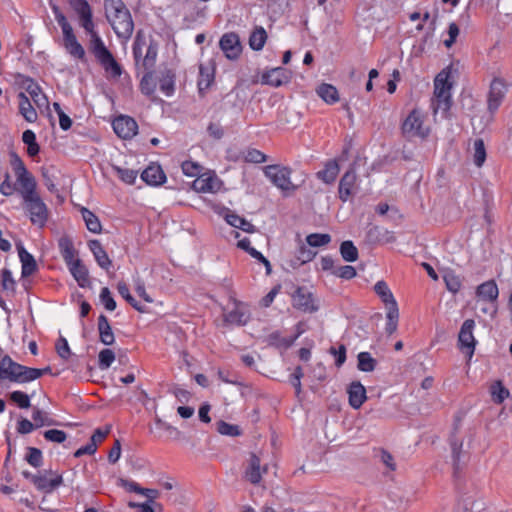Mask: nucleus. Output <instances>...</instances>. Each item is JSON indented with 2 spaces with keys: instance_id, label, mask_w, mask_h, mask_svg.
<instances>
[{
  "instance_id": "603ef678",
  "label": "nucleus",
  "mask_w": 512,
  "mask_h": 512,
  "mask_svg": "<svg viewBox=\"0 0 512 512\" xmlns=\"http://www.w3.org/2000/svg\"><path fill=\"white\" fill-rule=\"evenodd\" d=\"M486 160V148L483 139L478 138L474 141L473 161L477 167H481Z\"/></svg>"
},
{
  "instance_id": "6e6d98bb",
  "label": "nucleus",
  "mask_w": 512,
  "mask_h": 512,
  "mask_svg": "<svg viewBox=\"0 0 512 512\" xmlns=\"http://www.w3.org/2000/svg\"><path fill=\"white\" fill-rule=\"evenodd\" d=\"M306 242L311 247H321L331 242V236L329 234L312 233L306 237Z\"/></svg>"
},
{
  "instance_id": "864d4df0",
  "label": "nucleus",
  "mask_w": 512,
  "mask_h": 512,
  "mask_svg": "<svg viewBox=\"0 0 512 512\" xmlns=\"http://www.w3.org/2000/svg\"><path fill=\"white\" fill-rule=\"evenodd\" d=\"M398 318V307H394L393 305L390 309L387 310V323L385 331L388 335H392L397 330Z\"/></svg>"
},
{
  "instance_id": "f03ea898",
  "label": "nucleus",
  "mask_w": 512,
  "mask_h": 512,
  "mask_svg": "<svg viewBox=\"0 0 512 512\" xmlns=\"http://www.w3.org/2000/svg\"><path fill=\"white\" fill-rule=\"evenodd\" d=\"M88 50L104 69L108 79L116 80L121 77L123 68L106 47L100 35H94V38L89 39Z\"/></svg>"
},
{
  "instance_id": "dca6fc26",
  "label": "nucleus",
  "mask_w": 512,
  "mask_h": 512,
  "mask_svg": "<svg viewBox=\"0 0 512 512\" xmlns=\"http://www.w3.org/2000/svg\"><path fill=\"white\" fill-rule=\"evenodd\" d=\"M293 306L303 312L313 313L318 310L314 304L312 293L305 287H298L293 294Z\"/></svg>"
},
{
  "instance_id": "7ed1b4c3",
  "label": "nucleus",
  "mask_w": 512,
  "mask_h": 512,
  "mask_svg": "<svg viewBox=\"0 0 512 512\" xmlns=\"http://www.w3.org/2000/svg\"><path fill=\"white\" fill-rule=\"evenodd\" d=\"M40 373L35 368L15 362L9 355H4L0 361V383L8 380L13 383H28L38 379Z\"/></svg>"
},
{
  "instance_id": "a19ab883",
  "label": "nucleus",
  "mask_w": 512,
  "mask_h": 512,
  "mask_svg": "<svg viewBox=\"0 0 512 512\" xmlns=\"http://www.w3.org/2000/svg\"><path fill=\"white\" fill-rule=\"evenodd\" d=\"M82 218L86 224L87 229L95 234L101 232L102 226L99 218L89 209L82 208L81 209Z\"/></svg>"
},
{
  "instance_id": "79ce46f5",
  "label": "nucleus",
  "mask_w": 512,
  "mask_h": 512,
  "mask_svg": "<svg viewBox=\"0 0 512 512\" xmlns=\"http://www.w3.org/2000/svg\"><path fill=\"white\" fill-rule=\"evenodd\" d=\"M139 88L140 91L146 96H151L155 92L156 82L154 80L153 70H146L140 81Z\"/></svg>"
},
{
  "instance_id": "3c124183",
  "label": "nucleus",
  "mask_w": 512,
  "mask_h": 512,
  "mask_svg": "<svg viewBox=\"0 0 512 512\" xmlns=\"http://www.w3.org/2000/svg\"><path fill=\"white\" fill-rule=\"evenodd\" d=\"M119 294L137 311L145 312V308L141 306L135 298L130 294L128 285L125 282H119L117 285Z\"/></svg>"
},
{
  "instance_id": "423d86ee",
  "label": "nucleus",
  "mask_w": 512,
  "mask_h": 512,
  "mask_svg": "<svg viewBox=\"0 0 512 512\" xmlns=\"http://www.w3.org/2000/svg\"><path fill=\"white\" fill-rule=\"evenodd\" d=\"M23 207L33 225L43 228L49 219V209L39 194L23 199Z\"/></svg>"
},
{
  "instance_id": "0eeeda50",
  "label": "nucleus",
  "mask_w": 512,
  "mask_h": 512,
  "mask_svg": "<svg viewBox=\"0 0 512 512\" xmlns=\"http://www.w3.org/2000/svg\"><path fill=\"white\" fill-rule=\"evenodd\" d=\"M69 3L79 17L80 26L90 36V39L94 38V35H99L89 3L86 0H69Z\"/></svg>"
},
{
  "instance_id": "473e14b6",
  "label": "nucleus",
  "mask_w": 512,
  "mask_h": 512,
  "mask_svg": "<svg viewBox=\"0 0 512 512\" xmlns=\"http://www.w3.org/2000/svg\"><path fill=\"white\" fill-rule=\"evenodd\" d=\"M374 291L385 304L387 310L393 305L394 307H398L397 302L385 281H378L374 286Z\"/></svg>"
},
{
  "instance_id": "4be33fe9",
  "label": "nucleus",
  "mask_w": 512,
  "mask_h": 512,
  "mask_svg": "<svg viewBox=\"0 0 512 512\" xmlns=\"http://www.w3.org/2000/svg\"><path fill=\"white\" fill-rule=\"evenodd\" d=\"M142 180L148 185L159 186L166 181V175L159 165H149L141 174Z\"/></svg>"
},
{
  "instance_id": "680f3d73",
  "label": "nucleus",
  "mask_w": 512,
  "mask_h": 512,
  "mask_svg": "<svg viewBox=\"0 0 512 512\" xmlns=\"http://www.w3.org/2000/svg\"><path fill=\"white\" fill-rule=\"evenodd\" d=\"M10 155V165L16 176L26 173L28 170L22 161V159L18 156V154L14 151L9 153Z\"/></svg>"
},
{
  "instance_id": "aec40b11",
  "label": "nucleus",
  "mask_w": 512,
  "mask_h": 512,
  "mask_svg": "<svg viewBox=\"0 0 512 512\" xmlns=\"http://www.w3.org/2000/svg\"><path fill=\"white\" fill-rule=\"evenodd\" d=\"M67 267L80 287L87 288L91 286L88 269L81 259L71 262Z\"/></svg>"
},
{
  "instance_id": "cd10ccee",
  "label": "nucleus",
  "mask_w": 512,
  "mask_h": 512,
  "mask_svg": "<svg viewBox=\"0 0 512 512\" xmlns=\"http://www.w3.org/2000/svg\"><path fill=\"white\" fill-rule=\"evenodd\" d=\"M64 47L67 52L80 61H86V53L83 46L78 42L74 32L63 36Z\"/></svg>"
},
{
  "instance_id": "1a4fd4ad",
  "label": "nucleus",
  "mask_w": 512,
  "mask_h": 512,
  "mask_svg": "<svg viewBox=\"0 0 512 512\" xmlns=\"http://www.w3.org/2000/svg\"><path fill=\"white\" fill-rule=\"evenodd\" d=\"M475 328V321L473 319H466L459 331L458 334V348L464 353L469 359L472 358L475 346L476 339L473 335V330Z\"/></svg>"
},
{
  "instance_id": "6ab92c4d",
  "label": "nucleus",
  "mask_w": 512,
  "mask_h": 512,
  "mask_svg": "<svg viewBox=\"0 0 512 512\" xmlns=\"http://www.w3.org/2000/svg\"><path fill=\"white\" fill-rule=\"evenodd\" d=\"M366 241L370 244H388L396 241L393 232L381 228L379 226H372L366 232Z\"/></svg>"
},
{
  "instance_id": "7c9ffc66",
  "label": "nucleus",
  "mask_w": 512,
  "mask_h": 512,
  "mask_svg": "<svg viewBox=\"0 0 512 512\" xmlns=\"http://www.w3.org/2000/svg\"><path fill=\"white\" fill-rule=\"evenodd\" d=\"M17 97L19 113L27 122L34 123L37 120L38 115L35 108L32 106L30 99L24 92H20Z\"/></svg>"
},
{
  "instance_id": "052dcab7",
  "label": "nucleus",
  "mask_w": 512,
  "mask_h": 512,
  "mask_svg": "<svg viewBox=\"0 0 512 512\" xmlns=\"http://www.w3.org/2000/svg\"><path fill=\"white\" fill-rule=\"evenodd\" d=\"M217 431L222 435L227 436H239L241 435V430L239 426L227 423L223 420L217 422Z\"/></svg>"
},
{
  "instance_id": "0e129e2a",
  "label": "nucleus",
  "mask_w": 512,
  "mask_h": 512,
  "mask_svg": "<svg viewBox=\"0 0 512 512\" xmlns=\"http://www.w3.org/2000/svg\"><path fill=\"white\" fill-rule=\"evenodd\" d=\"M200 190L203 192H216L220 188V181L217 177L208 176L201 179Z\"/></svg>"
},
{
  "instance_id": "9d476101",
  "label": "nucleus",
  "mask_w": 512,
  "mask_h": 512,
  "mask_svg": "<svg viewBox=\"0 0 512 512\" xmlns=\"http://www.w3.org/2000/svg\"><path fill=\"white\" fill-rule=\"evenodd\" d=\"M267 472L268 465H262L261 458L255 453H250L244 463L243 478L253 485H258L262 480V475Z\"/></svg>"
},
{
  "instance_id": "338daca9",
  "label": "nucleus",
  "mask_w": 512,
  "mask_h": 512,
  "mask_svg": "<svg viewBox=\"0 0 512 512\" xmlns=\"http://www.w3.org/2000/svg\"><path fill=\"white\" fill-rule=\"evenodd\" d=\"M55 349L59 357L64 360H67L71 356V350L69 348L67 340L60 336L55 344Z\"/></svg>"
},
{
  "instance_id": "ea45409f",
  "label": "nucleus",
  "mask_w": 512,
  "mask_h": 512,
  "mask_svg": "<svg viewBox=\"0 0 512 512\" xmlns=\"http://www.w3.org/2000/svg\"><path fill=\"white\" fill-rule=\"evenodd\" d=\"M297 336L287 338L283 337L279 331H274L267 336L268 345L276 348H289L295 341Z\"/></svg>"
},
{
  "instance_id": "a18cd8bd",
  "label": "nucleus",
  "mask_w": 512,
  "mask_h": 512,
  "mask_svg": "<svg viewBox=\"0 0 512 512\" xmlns=\"http://www.w3.org/2000/svg\"><path fill=\"white\" fill-rule=\"evenodd\" d=\"M357 367L363 372H372L377 366V361L374 359L369 352H361L358 354Z\"/></svg>"
},
{
  "instance_id": "ddd939ff",
  "label": "nucleus",
  "mask_w": 512,
  "mask_h": 512,
  "mask_svg": "<svg viewBox=\"0 0 512 512\" xmlns=\"http://www.w3.org/2000/svg\"><path fill=\"white\" fill-rule=\"evenodd\" d=\"M230 300L233 303V308L224 313V321L232 325H245L249 320V312L245 305L236 300L234 292L230 295Z\"/></svg>"
},
{
  "instance_id": "72a5a7b5",
  "label": "nucleus",
  "mask_w": 512,
  "mask_h": 512,
  "mask_svg": "<svg viewBox=\"0 0 512 512\" xmlns=\"http://www.w3.org/2000/svg\"><path fill=\"white\" fill-rule=\"evenodd\" d=\"M214 82V72L213 69L208 67H204L200 65L199 68V78H198V90L201 96H204L206 90L210 88L212 83Z\"/></svg>"
},
{
  "instance_id": "e433bc0d",
  "label": "nucleus",
  "mask_w": 512,
  "mask_h": 512,
  "mask_svg": "<svg viewBox=\"0 0 512 512\" xmlns=\"http://www.w3.org/2000/svg\"><path fill=\"white\" fill-rule=\"evenodd\" d=\"M339 173V166L336 161H330L325 165V168L317 172V177L326 184H331L336 180Z\"/></svg>"
},
{
  "instance_id": "58836bf2",
  "label": "nucleus",
  "mask_w": 512,
  "mask_h": 512,
  "mask_svg": "<svg viewBox=\"0 0 512 512\" xmlns=\"http://www.w3.org/2000/svg\"><path fill=\"white\" fill-rule=\"evenodd\" d=\"M316 256V252L312 251L310 248H307L305 245H301L294 257L291 259V266L293 268L299 267L307 262L313 260Z\"/></svg>"
},
{
  "instance_id": "e2e57ef3",
  "label": "nucleus",
  "mask_w": 512,
  "mask_h": 512,
  "mask_svg": "<svg viewBox=\"0 0 512 512\" xmlns=\"http://www.w3.org/2000/svg\"><path fill=\"white\" fill-rule=\"evenodd\" d=\"M53 11L55 14V19H56L58 25L62 29L63 36L73 33V28L67 21V18L65 17V15L62 12H60V10L57 7H54Z\"/></svg>"
},
{
  "instance_id": "5701e85b",
  "label": "nucleus",
  "mask_w": 512,
  "mask_h": 512,
  "mask_svg": "<svg viewBox=\"0 0 512 512\" xmlns=\"http://www.w3.org/2000/svg\"><path fill=\"white\" fill-rule=\"evenodd\" d=\"M58 248L66 265H69L71 262L79 259L77 257L78 251L75 249L74 243L69 236L64 235L59 238Z\"/></svg>"
},
{
  "instance_id": "a211bd4d",
  "label": "nucleus",
  "mask_w": 512,
  "mask_h": 512,
  "mask_svg": "<svg viewBox=\"0 0 512 512\" xmlns=\"http://www.w3.org/2000/svg\"><path fill=\"white\" fill-rule=\"evenodd\" d=\"M19 77L22 78V86L38 107H42L48 104L47 96L42 93L41 87L34 81L33 78L24 75H19Z\"/></svg>"
},
{
  "instance_id": "39448f33",
  "label": "nucleus",
  "mask_w": 512,
  "mask_h": 512,
  "mask_svg": "<svg viewBox=\"0 0 512 512\" xmlns=\"http://www.w3.org/2000/svg\"><path fill=\"white\" fill-rule=\"evenodd\" d=\"M449 72L443 70L434 80V96L433 101L434 111L442 110L446 113L451 107V83L448 81Z\"/></svg>"
},
{
  "instance_id": "f3484780",
  "label": "nucleus",
  "mask_w": 512,
  "mask_h": 512,
  "mask_svg": "<svg viewBox=\"0 0 512 512\" xmlns=\"http://www.w3.org/2000/svg\"><path fill=\"white\" fill-rule=\"evenodd\" d=\"M356 172L350 168L341 177L338 187L339 198L342 202H346L356 191Z\"/></svg>"
},
{
  "instance_id": "bf43d9fd",
  "label": "nucleus",
  "mask_w": 512,
  "mask_h": 512,
  "mask_svg": "<svg viewBox=\"0 0 512 512\" xmlns=\"http://www.w3.org/2000/svg\"><path fill=\"white\" fill-rule=\"evenodd\" d=\"M117 176L126 184H133L137 177V171L127 168L113 166Z\"/></svg>"
},
{
  "instance_id": "774afa93",
  "label": "nucleus",
  "mask_w": 512,
  "mask_h": 512,
  "mask_svg": "<svg viewBox=\"0 0 512 512\" xmlns=\"http://www.w3.org/2000/svg\"><path fill=\"white\" fill-rule=\"evenodd\" d=\"M333 275L342 279L350 280L356 276V269L350 265L337 267L332 271Z\"/></svg>"
},
{
  "instance_id": "49530a36",
  "label": "nucleus",
  "mask_w": 512,
  "mask_h": 512,
  "mask_svg": "<svg viewBox=\"0 0 512 512\" xmlns=\"http://www.w3.org/2000/svg\"><path fill=\"white\" fill-rule=\"evenodd\" d=\"M158 45L156 42L151 41L147 47L142 66L145 70H153L157 58Z\"/></svg>"
},
{
  "instance_id": "2f4dec72",
  "label": "nucleus",
  "mask_w": 512,
  "mask_h": 512,
  "mask_svg": "<svg viewBox=\"0 0 512 512\" xmlns=\"http://www.w3.org/2000/svg\"><path fill=\"white\" fill-rule=\"evenodd\" d=\"M349 404L359 409L366 400V389L360 382H352L348 388Z\"/></svg>"
},
{
  "instance_id": "f257e3e1",
  "label": "nucleus",
  "mask_w": 512,
  "mask_h": 512,
  "mask_svg": "<svg viewBox=\"0 0 512 512\" xmlns=\"http://www.w3.org/2000/svg\"><path fill=\"white\" fill-rule=\"evenodd\" d=\"M105 16L119 38L128 39L134 30L130 11L122 0H104Z\"/></svg>"
},
{
  "instance_id": "c03bdc74",
  "label": "nucleus",
  "mask_w": 512,
  "mask_h": 512,
  "mask_svg": "<svg viewBox=\"0 0 512 512\" xmlns=\"http://www.w3.org/2000/svg\"><path fill=\"white\" fill-rule=\"evenodd\" d=\"M340 254L347 262H354L358 259V249L350 240L343 241L340 245Z\"/></svg>"
},
{
  "instance_id": "f704fd0d",
  "label": "nucleus",
  "mask_w": 512,
  "mask_h": 512,
  "mask_svg": "<svg viewBox=\"0 0 512 512\" xmlns=\"http://www.w3.org/2000/svg\"><path fill=\"white\" fill-rule=\"evenodd\" d=\"M225 219L228 224L244 232L253 233L255 231V227L251 222L233 212L227 213Z\"/></svg>"
},
{
  "instance_id": "b1692460",
  "label": "nucleus",
  "mask_w": 512,
  "mask_h": 512,
  "mask_svg": "<svg viewBox=\"0 0 512 512\" xmlns=\"http://www.w3.org/2000/svg\"><path fill=\"white\" fill-rule=\"evenodd\" d=\"M476 295L486 302H496L499 296V289L494 280H488L480 284L476 289Z\"/></svg>"
},
{
  "instance_id": "20e7f679",
  "label": "nucleus",
  "mask_w": 512,
  "mask_h": 512,
  "mask_svg": "<svg viewBox=\"0 0 512 512\" xmlns=\"http://www.w3.org/2000/svg\"><path fill=\"white\" fill-rule=\"evenodd\" d=\"M425 116L419 109H413L404 119L401 125V132L404 138L411 140L414 138L425 139L430 133V129L424 126Z\"/></svg>"
},
{
  "instance_id": "13d9d810",
  "label": "nucleus",
  "mask_w": 512,
  "mask_h": 512,
  "mask_svg": "<svg viewBox=\"0 0 512 512\" xmlns=\"http://www.w3.org/2000/svg\"><path fill=\"white\" fill-rule=\"evenodd\" d=\"M115 360V353L111 349H103L98 355V365L102 370L108 369Z\"/></svg>"
},
{
  "instance_id": "37998d69",
  "label": "nucleus",
  "mask_w": 512,
  "mask_h": 512,
  "mask_svg": "<svg viewBox=\"0 0 512 512\" xmlns=\"http://www.w3.org/2000/svg\"><path fill=\"white\" fill-rule=\"evenodd\" d=\"M491 399L496 404H501L509 396V390L502 384L501 381H495L490 386Z\"/></svg>"
},
{
  "instance_id": "de8ad7c7",
  "label": "nucleus",
  "mask_w": 512,
  "mask_h": 512,
  "mask_svg": "<svg viewBox=\"0 0 512 512\" xmlns=\"http://www.w3.org/2000/svg\"><path fill=\"white\" fill-rule=\"evenodd\" d=\"M32 419L37 428L42 426H52L58 424L54 419L50 418L46 412H43L38 407L33 408Z\"/></svg>"
},
{
  "instance_id": "c85d7f7f",
  "label": "nucleus",
  "mask_w": 512,
  "mask_h": 512,
  "mask_svg": "<svg viewBox=\"0 0 512 512\" xmlns=\"http://www.w3.org/2000/svg\"><path fill=\"white\" fill-rule=\"evenodd\" d=\"M97 329L99 332V340L104 345L110 346L115 342L114 333L107 316L101 314L98 317Z\"/></svg>"
},
{
  "instance_id": "69168bd1",
  "label": "nucleus",
  "mask_w": 512,
  "mask_h": 512,
  "mask_svg": "<svg viewBox=\"0 0 512 512\" xmlns=\"http://www.w3.org/2000/svg\"><path fill=\"white\" fill-rule=\"evenodd\" d=\"M100 300L107 310L113 311L116 309V302L108 287H103L101 289Z\"/></svg>"
},
{
  "instance_id": "6e6552de",
  "label": "nucleus",
  "mask_w": 512,
  "mask_h": 512,
  "mask_svg": "<svg viewBox=\"0 0 512 512\" xmlns=\"http://www.w3.org/2000/svg\"><path fill=\"white\" fill-rule=\"evenodd\" d=\"M263 172L275 186L283 191L295 190L297 188L290 180L292 170L288 167L268 165L263 168Z\"/></svg>"
},
{
  "instance_id": "5fc2aeb1",
  "label": "nucleus",
  "mask_w": 512,
  "mask_h": 512,
  "mask_svg": "<svg viewBox=\"0 0 512 512\" xmlns=\"http://www.w3.org/2000/svg\"><path fill=\"white\" fill-rule=\"evenodd\" d=\"M9 400L21 409H27L31 406L30 397L22 391H13L9 394Z\"/></svg>"
},
{
  "instance_id": "4d7b16f0",
  "label": "nucleus",
  "mask_w": 512,
  "mask_h": 512,
  "mask_svg": "<svg viewBox=\"0 0 512 512\" xmlns=\"http://www.w3.org/2000/svg\"><path fill=\"white\" fill-rule=\"evenodd\" d=\"M25 460L33 467L39 468L43 463V456L40 449L28 447Z\"/></svg>"
},
{
  "instance_id": "c756f323",
  "label": "nucleus",
  "mask_w": 512,
  "mask_h": 512,
  "mask_svg": "<svg viewBox=\"0 0 512 512\" xmlns=\"http://www.w3.org/2000/svg\"><path fill=\"white\" fill-rule=\"evenodd\" d=\"M63 483V478L59 474H55L54 478L49 479L45 475H36L33 478V484L35 487L43 492H51Z\"/></svg>"
},
{
  "instance_id": "9b49d317",
  "label": "nucleus",
  "mask_w": 512,
  "mask_h": 512,
  "mask_svg": "<svg viewBox=\"0 0 512 512\" xmlns=\"http://www.w3.org/2000/svg\"><path fill=\"white\" fill-rule=\"evenodd\" d=\"M506 85L503 79L494 78L490 84L487 97V110L494 115L506 96Z\"/></svg>"
},
{
  "instance_id": "412c9836",
  "label": "nucleus",
  "mask_w": 512,
  "mask_h": 512,
  "mask_svg": "<svg viewBox=\"0 0 512 512\" xmlns=\"http://www.w3.org/2000/svg\"><path fill=\"white\" fill-rule=\"evenodd\" d=\"M88 247L93 253V256L97 262V264L102 268L108 271L112 266V261L109 258L107 252L104 250L102 244L99 240L93 239L88 242Z\"/></svg>"
},
{
  "instance_id": "8fccbe9b",
  "label": "nucleus",
  "mask_w": 512,
  "mask_h": 512,
  "mask_svg": "<svg viewBox=\"0 0 512 512\" xmlns=\"http://www.w3.org/2000/svg\"><path fill=\"white\" fill-rule=\"evenodd\" d=\"M242 158L248 163H263L267 160V156L258 149L247 148L241 152Z\"/></svg>"
},
{
  "instance_id": "09e8293b",
  "label": "nucleus",
  "mask_w": 512,
  "mask_h": 512,
  "mask_svg": "<svg viewBox=\"0 0 512 512\" xmlns=\"http://www.w3.org/2000/svg\"><path fill=\"white\" fill-rule=\"evenodd\" d=\"M443 280L445 282L446 288L453 294L459 292L462 286V281L460 276L456 275L453 271H448L444 274Z\"/></svg>"
},
{
  "instance_id": "393cba45",
  "label": "nucleus",
  "mask_w": 512,
  "mask_h": 512,
  "mask_svg": "<svg viewBox=\"0 0 512 512\" xmlns=\"http://www.w3.org/2000/svg\"><path fill=\"white\" fill-rule=\"evenodd\" d=\"M19 259L22 263V277H29L38 270V265L33 255L25 250L21 244H17Z\"/></svg>"
},
{
  "instance_id": "2eb2a0df",
  "label": "nucleus",
  "mask_w": 512,
  "mask_h": 512,
  "mask_svg": "<svg viewBox=\"0 0 512 512\" xmlns=\"http://www.w3.org/2000/svg\"><path fill=\"white\" fill-rule=\"evenodd\" d=\"M290 71L282 67L272 68L261 76V83L273 87H280L290 81Z\"/></svg>"
},
{
  "instance_id": "4468645a",
  "label": "nucleus",
  "mask_w": 512,
  "mask_h": 512,
  "mask_svg": "<svg viewBox=\"0 0 512 512\" xmlns=\"http://www.w3.org/2000/svg\"><path fill=\"white\" fill-rule=\"evenodd\" d=\"M219 45L225 56L230 60L238 59L242 52L239 36L234 32L225 33L221 37Z\"/></svg>"
},
{
  "instance_id": "f8f14e48",
  "label": "nucleus",
  "mask_w": 512,
  "mask_h": 512,
  "mask_svg": "<svg viewBox=\"0 0 512 512\" xmlns=\"http://www.w3.org/2000/svg\"><path fill=\"white\" fill-rule=\"evenodd\" d=\"M113 130L122 139L133 138L138 131V124L134 118L127 115H120L112 122Z\"/></svg>"
},
{
  "instance_id": "4c0bfd02",
  "label": "nucleus",
  "mask_w": 512,
  "mask_h": 512,
  "mask_svg": "<svg viewBox=\"0 0 512 512\" xmlns=\"http://www.w3.org/2000/svg\"><path fill=\"white\" fill-rule=\"evenodd\" d=\"M267 40V33L265 29L261 26L255 27V29L252 31L250 37H249V45L251 49L255 51L261 50Z\"/></svg>"
},
{
  "instance_id": "a878e982",
  "label": "nucleus",
  "mask_w": 512,
  "mask_h": 512,
  "mask_svg": "<svg viewBox=\"0 0 512 512\" xmlns=\"http://www.w3.org/2000/svg\"><path fill=\"white\" fill-rule=\"evenodd\" d=\"M176 74L172 69L164 68L159 71V88L166 96H171L175 91Z\"/></svg>"
},
{
  "instance_id": "c9c22d12",
  "label": "nucleus",
  "mask_w": 512,
  "mask_h": 512,
  "mask_svg": "<svg viewBox=\"0 0 512 512\" xmlns=\"http://www.w3.org/2000/svg\"><path fill=\"white\" fill-rule=\"evenodd\" d=\"M317 94L328 104H334L339 100L338 90L331 84H321L317 88Z\"/></svg>"
},
{
  "instance_id": "bb28decb",
  "label": "nucleus",
  "mask_w": 512,
  "mask_h": 512,
  "mask_svg": "<svg viewBox=\"0 0 512 512\" xmlns=\"http://www.w3.org/2000/svg\"><path fill=\"white\" fill-rule=\"evenodd\" d=\"M16 177H17V182L20 186L19 191H20L23 199H26L28 197L38 194L36 191L37 184H36L35 178L29 171H27L24 174L18 175Z\"/></svg>"
}]
</instances>
